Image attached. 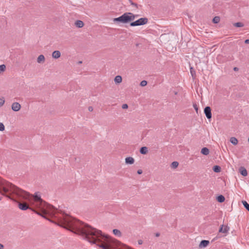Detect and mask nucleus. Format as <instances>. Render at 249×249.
I'll return each mask as SVG.
<instances>
[{"instance_id":"nucleus-1","label":"nucleus","mask_w":249,"mask_h":249,"mask_svg":"<svg viewBox=\"0 0 249 249\" xmlns=\"http://www.w3.org/2000/svg\"><path fill=\"white\" fill-rule=\"evenodd\" d=\"M9 191L16 193L22 198L27 199L31 206L38 209L39 210V212H41L46 204L39 196H30L28 192L16 187L10 182H6L0 178V192L4 195Z\"/></svg>"},{"instance_id":"nucleus-2","label":"nucleus","mask_w":249,"mask_h":249,"mask_svg":"<svg viewBox=\"0 0 249 249\" xmlns=\"http://www.w3.org/2000/svg\"><path fill=\"white\" fill-rule=\"evenodd\" d=\"M137 15H135L132 13L127 12L124 13L121 16L114 18V22H119L123 23H126L134 20Z\"/></svg>"},{"instance_id":"nucleus-3","label":"nucleus","mask_w":249,"mask_h":249,"mask_svg":"<svg viewBox=\"0 0 249 249\" xmlns=\"http://www.w3.org/2000/svg\"><path fill=\"white\" fill-rule=\"evenodd\" d=\"M57 211L53 206L46 204L45 206L41 212H36L39 215H41L45 217L47 216H53L55 215Z\"/></svg>"},{"instance_id":"nucleus-4","label":"nucleus","mask_w":249,"mask_h":249,"mask_svg":"<svg viewBox=\"0 0 249 249\" xmlns=\"http://www.w3.org/2000/svg\"><path fill=\"white\" fill-rule=\"evenodd\" d=\"M148 22V19L146 18H140L139 19L136 20L134 22H132L130 23L131 26H137L143 25L147 24Z\"/></svg>"},{"instance_id":"nucleus-5","label":"nucleus","mask_w":249,"mask_h":249,"mask_svg":"<svg viewBox=\"0 0 249 249\" xmlns=\"http://www.w3.org/2000/svg\"><path fill=\"white\" fill-rule=\"evenodd\" d=\"M12 109L14 111H18L21 108V105L18 102H14L11 106Z\"/></svg>"},{"instance_id":"nucleus-6","label":"nucleus","mask_w":249,"mask_h":249,"mask_svg":"<svg viewBox=\"0 0 249 249\" xmlns=\"http://www.w3.org/2000/svg\"><path fill=\"white\" fill-rule=\"evenodd\" d=\"M204 113L208 119L212 118L211 109L209 107H206L204 109Z\"/></svg>"},{"instance_id":"nucleus-7","label":"nucleus","mask_w":249,"mask_h":249,"mask_svg":"<svg viewBox=\"0 0 249 249\" xmlns=\"http://www.w3.org/2000/svg\"><path fill=\"white\" fill-rule=\"evenodd\" d=\"M229 230V228L227 226L222 225L220 228L219 231L220 232H222L224 233H226Z\"/></svg>"},{"instance_id":"nucleus-8","label":"nucleus","mask_w":249,"mask_h":249,"mask_svg":"<svg viewBox=\"0 0 249 249\" xmlns=\"http://www.w3.org/2000/svg\"><path fill=\"white\" fill-rule=\"evenodd\" d=\"M18 207L22 210H26L29 208L28 205L26 203H19Z\"/></svg>"},{"instance_id":"nucleus-9","label":"nucleus","mask_w":249,"mask_h":249,"mask_svg":"<svg viewBox=\"0 0 249 249\" xmlns=\"http://www.w3.org/2000/svg\"><path fill=\"white\" fill-rule=\"evenodd\" d=\"M135 160L133 158L131 157H127L125 159V162L126 164H132L134 163Z\"/></svg>"},{"instance_id":"nucleus-10","label":"nucleus","mask_w":249,"mask_h":249,"mask_svg":"<svg viewBox=\"0 0 249 249\" xmlns=\"http://www.w3.org/2000/svg\"><path fill=\"white\" fill-rule=\"evenodd\" d=\"M61 56V53L59 51H54L52 53V57L54 59H58Z\"/></svg>"},{"instance_id":"nucleus-11","label":"nucleus","mask_w":249,"mask_h":249,"mask_svg":"<svg viewBox=\"0 0 249 249\" xmlns=\"http://www.w3.org/2000/svg\"><path fill=\"white\" fill-rule=\"evenodd\" d=\"M114 82L116 84H119L122 82V77L120 75H117L114 78Z\"/></svg>"},{"instance_id":"nucleus-12","label":"nucleus","mask_w":249,"mask_h":249,"mask_svg":"<svg viewBox=\"0 0 249 249\" xmlns=\"http://www.w3.org/2000/svg\"><path fill=\"white\" fill-rule=\"evenodd\" d=\"M45 57L43 55H39L37 58L38 63H43L45 62Z\"/></svg>"},{"instance_id":"nucleus-13","label":"nucleus","mask_w":249,"mask_h":249,"mask_svg":"<svg viewBox=\"0 0 249 249\" xmlns=\"http://www.w3.org/2000/svg\"><path fill=\"white\" fill-rule=\"evenodd\" d=\"M75 25L78 28H82L84 26V22L80 20H76L74 23Z\"/></svg>"},{"instance_id":"nucleus-14","label":"nucleus","mask_w":249,"mask_h":249,"mask_svg":"<svg viewBox=\"0 0 249 249\" xmlns=\"http://www.w3.org/2000/svg\"><path fill=\"white\" fill-rule=\"evenodd\" d=\"M209 244V241H207V240H202L200 244H199V247L200 248H202V247H207Z\"/></svg>"},{"instance_id":"nucleus-15","label":"nucleus","mask_w":249,"mask_h":249,"mask_svg":"<svg viewBox=\"0 0 249 249\" xmlns=\"http://www.w3.org/2000/svg\"><path fill=\"white\" fill-rule=\"evenodd\" d=\"M201 153L204 155H207L209 154V150L206 147H204L201 149Z\"/></svg>"},{"instance_id":"nucleus-16","label":"nucleus","mask_w":249,"mask_h":249,"mask_svg":"<svg viewBox=\"0 0 249 249\" xmlns=\"http://www.w3.org/2000/svg\"><path fill=\"white\" fill-rule=\"evenodd\" d=\"M240 172L242 175L243 176H247L248 175L247 171L244 168H241L240 169Z\"/></svg>"},{"instance_id":"nucleus-17","label":"nucleus","mask_w":249,"mask_h":249,"mask_svg":"<svg viewBox=\"0 0 249 249\" xmlns=\"http://www.w3.org/2000/svg\"><path fill=\"white\" fill-rule=\"evenodd\" d=\"M230 141V142L234 145H236L238 143V142L237 139L235 137L231 138Z\"/></svg>"},{"instance_id":"nucleus-18","label":"nucleus","mask_w":249,"mask_h":249,"mask_svg":"<svg viewBox=\"0 0 249 249\" xmlns=\"http://www.w3.org/2000/svg\"><path fill=\"white\" fill-rule=\"evenodd\" d=\"M148 152V149L146 147H142L140 149V153L142 154H146Z\"/></svg>"},{"instance_id":"nucleus-19","label":"nucleus","mask_w":249,"mask_h":249,"mask_svg":"<svg viewBox=\"0 0 249 249\" xmlns=\"http://www.w3.org/2000/svg\"><path fill=\"white\" fill-rule=\"evenodd\" d=\"M113 233L115 235L117 236L120 237L121 236V232L117 229L113 230Z\"/></svg>"},{"instance_id":"nucleus-20","label":"nucleus","mask_w":249,"mask_h":249,"mask_svg":"<svg viewBox=\"0 0 249 249\" xmlns=\"http://www.w3.org/2000/svg\"><path fill=\"white\" fill-rule=\"evenodd\" d=\"M213 170L216 173H219L221 171V168L218 165H215L213 167Z\"/></svg>"},{"instance_id":"nucleus-21","label":"nucleus","mask_w":249,"mask_h":249,"mask_svg":"<svg viewBox=\"0 0 249 249\" xmlns=\"http://www.w3.org/2000/svg\"><path fill=\"white\" fill-rule=\"evenodd\" d=\"M217 200L219 202H223L225 200V197L224 196L220 195L217 197Z\"/></svg>"},{"instance_id":"nucleus-22","label":"nucleus","mask_w":249,"mask_h":249,"mask_svg":"<svg viewBox=\"0 0 249 249\" xmlns=\"http://www.w3.org/2000/svg\"><path fill=\"white\" fill-rule=\"evenodd\" d=\"M0 178L1 179H2V180H4V181H6V180H4V179H3L1 178L0 177ZM6 182H9L8 181H6ZM0 193L1 194H2V195H6V196H8V197H9V196H8V195H7V194H8V193H12V194H15V195H16L18 197H20V198H22L21 197H20V196H18L17 194H16V193H13L12 191H8L7 193H5V194H4V195H3L2 193H1V192H0Z\"/></svg>"},{"instance_id":"nucleus-23","label":"nucleus","mask_w":249,"mask_h":249,"mask_svg":"<svg viewBox=\"0 0 249 249\" xmlns=\"http://www.w3.org/2000/svg\"><path fill=\"white\" fill-rule=\"evenodd\" d=\"M6 70V66L5 65H0V73L3 72Z\"/></svg>"},{"instance_id":"nucleus-24","label":"nucleus","mask_w":249,"mask_h":249,"mask_svg":"<svg viewBox=\"0 0 249 249\" xmlns=\"http://www.w3.org/2000/svg\"><path fill=\"white\" fill-rule=\"evenodd\" d=\"M220 21V18L219 17H215L213 19V22L214 23H217Z\"/></svg>"},{"instance_id":"nucleus-25","label":"nucleus","mask_w":249,"mask_h":249,"mask_svg":"<svg viewBox=\"0 0 249 249\" xmlns=\"http://www.w3.org/2000/svg\"><path fill=\"white\" fill-rule=\"evenodd\" d=\"M5 103V99L4 97H0V107H2Z\"/></svg>"},{"instance_id":"nucleus-26","label":"nucleus","mask_w":249,"mask_h":249,"mask_svg":"<svg viewBox=\"0 0 249 249\" xmlns=\"http://www.w3.org/2000/svg\"><path fill=\"white\" fill-rule=\"evenodd\" d=\"M178 165V163L177 161H174L171 164V167L173 168H176Z\"/></svg>"},{"instance_id":"nucleus-27","label":"nucleus","mask_w":249,"mask_h":249,"mask_svg":"<svg viewBox=\"0 0 249 249\" xmlns=\"http://www.w3.org/2000/svg\"><path fill=\"white\" fill-rule=\"evenodd\" d=\"M233 25L236 27H242L244 26V24L242 22H236Z\"/></svg>"},{"instance_id":"nucleus-28","label":"nucleus","mask_w":249,"mask_h":249,"mask_svg":"<svg viewBox=\"0 0 249 249\" xmlns=\"http://www.w3.org/2000/svg\"><path fill=\"white\" fill-rule=\"evenodd\" d=\"M242 203L244 206L249 211V204L246 201H243Z\"/></svg>"},{"instance_id":"nucleus-29","label":"nucleus","mask_w":249,"mask_h":249,"mask_svg":"<svg viewBox=\"0 0 249 249\" xmlns=\"http://www.w3.org/2000/svg\"><path fill=\"white\" fill-rule=\"evenodd\" d=\"M147 81L145 80H143L140 83V85L142 87H144L147 85Z\"/></svg>"},{"instance_id":"nucleus-30","label":"nucleus","mask_w":249,"mask_h":249,"mask_svg":"<svg viewBox=\"0 0 249 249\" xmlns=\"http://www.w3.org/2000/svg\"><path fill=\"white\" fill-rule=\"evenodd\" d=\"M5 130V126L2 123H0V131H3Z\"/></svg>"},{"instance_id":"nucleus-31","label":"nucleus","mask_w":249,"mask_h":249,"mask_svg":"<svg viewBox=\"0 0 249 249\" xmlns=\"http://www.w3.org/2000/svg\"><path fill=\"white\" fill-rule=\"evenodd\" d=\"M122 107L123 109H127L128 108V105L126 104H124L122 105Z\"/></svg>"},{"instance_id":"nucleus-32","label":"nucleus","mask_w":249,"mask_h":249,"mask_svg":"<svg viewBox=\"0 0 249 249\" xmlns=\"http://www.w3.org/2000/svg\"><path fill=\"white\" fill-rule=\"evenodd\" d=\"M88 110L89 111V112H92L93 111V108L91 106H90V107H88Z\"/></svg>"},{"instance_id":"nucleus-33","label":"nucleus","mask_w":249,"mask_h":249,"mask_svg":"<svg viewBox=\"0 0 249 249\" xmlns=\"http://www.w3.org/2000/svg\"><path fill=\"white\" fill-rule=\"evenodd\" d=\"M130 3H131V4L132 5H133V6H135V7H137V4H136V3H134V2H132V1H130Z\"/></svg>"},{"instance_id":"nucleus-34","label":"nucleus","mask_w":249,"mask_h":249,"mask_svg":"<svg viewBox=\"0 0 249 249\" xmlns=\"http://www.w3.org/2000/svg\"><path fill=\"white\" fill-rule=\"evenodd\" d=\"M142 170L141 169H139V170H138V171H137V173H138V174H139V175L142 174Z\"/></svg>"},{"instance_id":"nucleus-35","label":"nucleus","mask_w":249,"mask_h":249,"mask_svg":"<svg viewBox=\"0 0 249 249\" xmlns=\"http://www.w3.org/2000/svg\"><path fill=\"white\" fill-rule=\"evenodd\" d=\"M194 107L196 111V112H197V111H198V108H197V107L196 105H194Z\"/></svg>"},{"instance_id":"nucleus-36","label":"nucleus","mask_w":249,"mask_h":249,"mask_svg":"<svg viewBox=\"0 0 249 249\" xmlns=\"http://www.w3.org/2000/svg\"><path fill=\"white\" fill-rule=\"evenodd\" d=\"M245 43L246 44H249V39H246V40H245Z\"/></svg>"},{"instance_id":"nucleus-37","label":"nucleus","mask_w":249,"mask_h":249,"mask_svg":"<svg viewBox=\"0 0 249 249\" xmlns=\"http://www.w3.org/2000/svg\"><path fill=\"white\" fill-rule=\"evenodd\" d=\"M4 248L3 245L0 243V249H3Z\"/></svg>"},{"instance_id":"nucleus-38","label":"nucleus","mask_w":249,"mask_h":249,"mask_svg":"<svg viewBox=\"0 0 249 249\" xmlns=\"http://www.w3.org/2000/svg\"><path fill=\"white\" fill-rule=\"evenodd\" d=\"M2 197H0V200H1Z\"/></svg>"}]
</instances>
